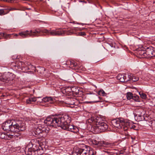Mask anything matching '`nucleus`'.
<instances>
[{
	"label": "nucleus",
	"instance_id": "nucleus-1",
	"mask_svg": "<svg viewBox=\"0 0 155 155\" xmlns=\"http://www.w3.org/2000/svg\"><path fill=\"white\" fill-rule=\"evenodd\" d=\"M2 127L4 130L17 133L25 130V123L21 121L16 122L14 120L8 121L2 124Z\"/></svg>",
	"mask_w": 155,
	"mask_h": 155
},
{
	"label": "nucleus",
	"instance_id": "nucleus-2",
	"mask_svg": "<svg viewBox=\"0 0 155 155\" xmlns=\"http://www.w3.org/2000/svg\"><path fill=\"white\" fill-rule=\"evenodd\" d=\"M41 32L51 36H60L65 33L64 31L63 30H60L56 29L55 30H48L45 29L43 30L37 29L34 31L32 30L30 31H27L25 32L20 33L19 34L23 38L27 37L28 35L31 36H38V34Z\"/></svg>",
	"mask_w": 155,
	"mask_h": 155
},
{
	"label": "nucleus",
	"instance_id": "nucleus-3",
	"mask_svg": "<svg viewBox=\"0 0 155 155\" xmlns=\"http://www.w3.org/2000/svg\"><path fill=\"white\" fill-rule=\"evenodd\" d=\"M63 115H60L55 117H47L44 120V123L47 126L50 127H56V126L60 127L61 121L64 119H66V117L63 116Z\"/></svg>",
	"mask_w": 155,
	"mask_h": 155
},
{
	"label": "nucleus",
	"instance_id": "nucleus-4",
	"mask_svg": "<svg viewBox=\"0 0 155 155\" xmlns=\"http://www.w3.org/2000/svg\"><path fill=\"white\" fill-rule=\"evenodd\" d=\"M63 116L66 117V119L64 120L61 121L60 127L63 129L70 131L74 133H76L78 131V128L76 126L71 124H68V123L70 121V117H69L68 115H63Z\"/></svg>",
	"mask_w": 155,
	"mask_h": 155
},
{
	"label": "nucleus",
	"instance_id": "nucleus-5",
	"mask_svg": "<svg viewBox=\"0 0 155 155\" xmlns=\"http://www.w3.org/2000/svg\"><path fill=\"white\" fill-rule=\"evenodd\" d=\"M93 127V131L94 133L98 134L107 130L108 126L106 123L103 121L100 122L99 120L97 122L96 125Z\"/></svg>",
	"mask_w": 155,
	"mask_h": 155
},
{
	"label": "nucleus",
	"instance_id": "nucleus-6",
	"mask_svg": "<svg viewBox=\"0 0 155 155\" xmlns=\"http://www.w3.org/2000/svg\"><path fill=\"white\" fill-rule=\"evenodd\" d=\"M49 129L48 128H42L41 126H39L35 128L34 132L36 135L39 137H45L48 133Z\"/></svg>",
	"mask_w": 155,
	"mask_h": 155
},
{
	"label": "nucleus",
	"instance_id": "nucleus-7",
	"mask_svg": "<svg viewBox=\"0 0 155 155\" xmlns=\"http://www.w3.org/2000/svg\"><path fill=\"white\" fill-rule=\"evenodd\" d=\"M126 122L118 118L114 119L111 121V123L112 125L115 127L117 128L121 127L124 130L125 127V124Z\"/></svg>",
	"mask_w": 155,
	"mask_h": 155
},
{
	"label": "nucleus",
	"instance_id": "nucleus-8",
	"mask_svg": "<svg viewBox=\"0 0 155 155\" xmlns=\"http://www.w3.org/2000/svg\"><path fill=\"white\" fill-rule=\"evenodd\" d=\"M92 142L93 144L97 146L100 148H101L102 147H111L112 145V144L104 141H98L95 140H93Z\"/></svg>",
	"mask_w": 155,
	"mask_h": 155
},
{
	"label": "nucleus",
	"instance_id": "nucleus-9",
	"mask_svg": "<svg viewBox=\"0 0 155 155\" xmlns=\"http://www.w3.org/2000/svg\"><path fill=\"white\" fill-rule=\"evenodd\" d=\"M65 104L70 105V107H73L74 105H77L78 104V101L74 97L68 98L65 100Z\"/></svg>",
	"mask_w": 155,
	"mask_h": 155
},
{
	"label": "nucleus",
	"instance_id": "nucleus-10",
	"mask_svg": "<svg viewBox=\"0 0 155 155\" xmlns=\"http://www.w3.org/2000/svg\"><path fill=\"white\" fill-rule=\"evenodd\" d=\"M101 118H97L95 117H91L90 118L88 119L86 121V123H89L91 126V130H93V127L96 125L97 122Z\"/></svg>",
	"mask_w": 155,
	"mask_h": 155
},
{
	"label": "nucleus",
	"instance_id": "nucleus-11",
	"mask_svg": "<svg viewBox=\"0 0 155 155\" xmlns=\"http://www.w3.org/2000/svg\"><path fill=\"white\" fill-rule=\"evenodd\" d=\"M94 151L92 149L87 150L85 149H79L78 150V152L81 154V155H89L90 154L92 155Z\"/></svg>",
	"mask_w": 155,
	"mask_h": 155
},
{
	"label": "nucleus",
	"instance_id": "nucleus-12",
	"mask_svg": "<svg viewBox=\"0 0 155 155\" xmlns=\"http://www.w3.org/2000/svg\"><path fill=\"white\" fill-rule=\"evenodd\" d=\"M145 111L142 109L138 110L135 118H137L139 121H141L144 118L143 115L145 114Z\"/></svg>",
	"mask_w": 155,
	"mask_h": 155
},
{
	"label": "nucleus",
	"instance_id": "nucleus-13",
	"mask_svg": "<svg viewBox=\"0 0 155 155\" xmlns=\"http://www.w3.org/2000/svg\"><path fill=\"white\" fill-rule=\"evenodd\" d=\"M13 74L12 73H8L5 75H4L0 77V80L3 82H7V81H9L12 80L13 79L11 78Z\"/></svg>",
	"mask_w": 155,
	"mask_h": 155
},
{
	"label": "nucleus",
	"instance_id": "nucleus-14",
	"mask_svg": "<svg viewBox=\"0 0 155 155\" xmlns=\"http://www.w3.org/2000/svg\"><path fill=\"white\" fill-rule=\"evenodd\" d=\"M72 91L73 93L76 95L78 94L79 93V90L78 87H73L72 88L68 87L65 89V92L66 93V94L68 93H67V91Z\"/></svg>",
	"mask_w": 155,
	"mask_h": 155
},
{
	"label": "nucleus",
	"instance_id": "nucleus-15",
	"mask_svg": "<svg viewBox=\"0 0 155 155\" xmlns=\"http://www.w3.org/2000/svg\"><path fill=\"white\" fill-rule=\"evenodd\" d=\"M125 124V127L124 128V130H127L129 129L133 128L134 129H135L136 126L132 124L131 123L130 124L129 122L127 121Z\"/></svg>",
	"mask_w": 155,
	"mask_h": 155
},
{
	"label": "nucleus",
	"instance_id": "nucleus-16",
	"mask_svg": "<svg viewBox=\"0 0 155 155\" xmlns=\"http://www.w3.org/2000/svg\"><path fill=\"white\" fill-rule=\"evenodd\" d=\"M55 100L54 98L51 97H46L43 98L42 99L41 102L43 103L46 102H49L50 103L52 104Z\"/></svg>",
	"mask_w": 155,
	"mask_h": 155
},
{
	"label": "nucleus",
	"instance_id": "nucleus-17",
	"mask_svg": "<svg viewBox=\"0 0 155 155\" xmlns=\"http://www.w3.org/2000/svg\"><path fill=\"white\" fill-rule=\"evenodd\" d=\"M104 151L106 153V155H118V154H120L119 153H118V151L117 150L113 151L105 150Z\"/></svg>",
	"mask_w": 155,
	"mask_h": 155
},
{
	"label": "nucleus",
	"instance_id": "nucleus-18",
	"mask_svg": "<svg viewBox=\"0 0 155 155\" xmlns=\"http://www.w3.org/2000/svg\"><path fill=\"white\" fill-rule=\"evenodd\" d=\"M38 143L39 147L41 148H39L40 150L41 149L42 150H44V148H46V145L45 142H42L41 141L38 140Z\"/></svg>",
	"mask_w": 155,
	"mask_h": 155
},
{
	"label": "nucleus",
	"instance_id": "nucleus-19",
	"mask_svg": "<svg viewBox=\"0 0 155 155\" xmlns=\"http://www.w3.org/2000/svg\"><path fill=\"white\" fill-rule=\"evenodd\" d=\"M125 74L122 75L121 74H118L117 76V79L119 80L121 82H125Z\"/></svg>",
	"mask_w": 155,
	"mask_h": 155
},
{
	"label": "nucleus",
	"instance_id": "nucleus-20",
	"mask_svg": "<svg viewBox=\"0 0 155 155\" xmlns=\"http://www.w3.org/2000/svg\"><path fill=\"white\" fill-rule=\"evenodd\" d=\"M25 153L29 155H33L32 150L31 148H29L28 147H27L25 148Z\"/></svg>",
	"mask_w": 155,
	"mask_h": 155
},
{
	"label": "nucleus",
	"instance_id": "nucleus-21",
	"mask_svg": "<svg viewBox=\"0 0 155 155\" xmlns=\"http://www.w3.org/2000/svg\"><path fill=\"white\" fill-rule=\"evenodd\" d=\"M131 74L128 73H125V77H124L125 80V82L131 80Z\"/></svg>",
	"mask_w": 155,
	"mask_h": 155
},
{
	"label": "nucleus",
	"instance_id": "nucleus-22",
	"mask_svg": "<svg viewBox=\"0 0 155 155\" xmlns=\"http://www.w3.org/2000/svg\"><path fill=\"white\" fill-rule=\"evenodd\" d=\"M36 101L35 97H30L26 100V103L27 104H31V102H35Z\"/></svg>",
	"mask_w": 155,
	"mask_h": 155
},
{
	"label": "nucleus",
	"instance_id": "nucleus-23",
	"mask_svg": "<svg viewBox=\"0 0 155 155\" xmlns=\"http://www.w3.org/2000/svg\"><path fill=\"white\" fill-rule=\"evenodd\" d=\"M126 97L128 100L133 99V96L132 94L130 92H127L126 95Z\"/></svg>",
	"mask_w": 155,
	"mask_h": 155
},
{
	"label": "nucleus",
	"instance_id": "nucleus-24",
	"mask_svg": "<svg viewBox=\"0 0 155 155\" xmlns=\"http://www.w3.org/2000/svg\"><path fill=\"white\" fill-rule=\"evenodd\" d=\"M8 135L5 133L0 132V138L2 139H7Z\"/></svg>",
	"mask_w": 155,
	"mask_h": 155
},
{
	"label": "nucleus",
	"instance_id": "nucleus-25",
	"mask_svg": "<svg viewBox=\"0 0 155 155\" xmlns=\"http://www.w3.org/2000/svg\"><path fill=\"white\" fill-rule=\"evenodd\" d=\"M6 9H0V15H5L8 13H6L7 12Z\"/></svg>",
	"mask_w": 155,
	"mask_h": 155
},
{
	"label": "nucleus",
	"instance_id": "nucleus-26",
	"mask_svg": "<svg viewBox=\"0 0 155 155\" xmlns=\"http://www.w3.org/2000/svg\"><path fill=\"white\" fill-rule=\"evenodd\" d=\"M131 80H132L133 81L135 82L139 80L138 77L135 76H133L131 74Z\"/></svg>",
	"mask_w": 155,
	"mask_h": 155
},
{
	"label": "nucleus",
	"instance_id": "nucleus-27",
	"mask_svg": "<svg viewBox=\"0 0 155 155\" xmlns=\"http://www.w3.org/2000/svg\"><path fill=\"white\" fill-rule=\"evenodd\" d=\"M98 94L101 96H105L106 95V94L105 92L102 89L100 90L98 92Z\"/></svg>",
	"mask_w": 155,
	"mask_h": 155
},
{
	"label": "nucleus",
	"instance_id": "nucleus-28",
	"mask_svg": "<svg viewBox=\"0 0 155 155\" xmlns=\"http://www.w3.org/2000/svg\"><path fill=\"white\" fill-rule=\"evenodd\" d=\"M25 63L21 61L19 62L18 63V66L20 67H21V68H25Z\"/></svg>",
	"mask_w": 155,
	"mask_h": 155
},
{
	"label": "nucleus",
	"instance_id": "nucleus-29",
	"mask_svg": "<svg viewBox=\"0 0 155 155\" xmlns=\"http://www.w3.org/2000/svg\"><path fill=\"white\" fill-rule=\"evenodd\" d=\"M140 97L143 99H145L146 98L147 96L146 95L143 93H141L140 92L139 93Z\"/></svg>",
	"mask_w": 155,
	"mask_h": 155
},
{
	"label": "nucleus",
	"instance_id": "nucleus-30",
	"mask_svg": "<svg viewBox=\"0 0 155 155\" xmlns=\"http://www.w3.org/2000/svg\"><path fill=\"white\" fill-rule=\"evenodd\" d=\"M93 97L95 99L98 98L99 99V100L94 101L93 102H101L100 100L101 99V97H98L96 95H94Z\"/></svg>",
	"mask_w": 155,
	"mask_h": 155
},
{
	"label": "nucleus",
	"instance_id": "nucleus-31",
	"mask_svg": "<svg viewBox=\"0 0 155 155\" xmlns=\"http://www.w3.org/2000/svg\"><path fill=\"white\" fill-rule=\"evenodd\" d=\"M2 36L5 38L8 39L10 37L11 35L10 34H7L5 33H3Z\"/></svg>",
	"mask_w": 155,
	"mask_h": 155
},
{
	"label": "nucleus",
	"instance_id": "nucleus-32",
	"mask_svg": "<svg viewBox=\"0 0 155 155\" xmlns=\"http://www.w3.org/2000/svg\"><path fill=\"white\" fill-rule=\"evenodd\" d=\"M138 52L140 55H144V54L145 53V51L142 50L139 51Z\"/></svg>",
	"mask_w": 155,
	"mask_h": 155
},
{
	"label": "nucleus",
	"instance_id": "nucleus-33",
	"mask_svg": "<svg viewBox=\"0 0 155 155\" xmlns=\"http://www.w3.org/2000/svg\"><path fill=\"white\" fill-rule=\"evenodd\" d=\"M151 124L152 129L155 131V121H153Z\"/></svg>",
	"mask_w": 155,
	"mask_h": 155
},
{
	"label": "nucleus",
	"instance_id": "nucleus-34",
	"mask_svg": "<svg viewBox=\"0 0 155 155\" xmlns=\"http://www.w3.org/2000/svg\"><path fill=\"white\" fill-rule=\"evenodd\" d=\"M7 9V12L6 13H8L11 10H16V9L15 8H8Z\"/></svg>",
	"mask_w": 155,
	"mask_h": 155
},
{
	"label": "nucleus",
	"instance_id": "nucleus-35",
	"mask_svg": "<svg viewBox=\"0 0 155 155\" xmlns=\"http://www.w3.org/2000/svg\"><path fill=\"white\" fill-rule=\"evenodd\" d=\"M139 97L137 96H133V99L135 101H137L138 100Z\"/></svg>",
	"mask_w": 155,
	"mask_h": 155
},
{
	"label": "nucleus",
	"instance_id": "nucleus-36",
	"mask_svg": "<svg viewBox=\"0 0 155 155\" xmlns=\"http://www.w3.org/2000/svg\"><path fill=\"white\" fill-rule=\"evenodd\" d=\"M79 35L81 36H83L86 35V33L84 32H81L79 33Z\"/></svg>",
	"mask_w": 155,
	"mask_h": 155
},
{
	"label": "nucleus",
	"instance_id": "nucleus-37",
	"mask_svg": "<svg viewBox=\"0 0 155 155\" xmlns=\"http://www.w3.org/2000/svg\"><path fill=\"white\" fill-rule=\"evenodd\" d=\"M74 155H81V154L78 152V151L74 153Z\"/></svg>",
	"mask_w": 155,
	"mask_h": 155
},
{
	"label": "nucleus",
	"instance_id": "nucleus-38",
	"mask_svg": "<svg viewBox=\"0 0 155 155\" xmlns=\"http://www.w3.org/2000/svg\"><path fill=\"white\" fill-rule=\"evenodd\" d=\"M71 64L72 65L73 64L74 66H76V63H73V62H71Z\"/></svg>",
	"mask_w": 155,
	"mask_h": 155
},
{
	"label": "nucleus",
	"instance_id": "nucleus-39",
	"mask_svg": "<svg viewBox=\"0 0 155 155\" xmlns=\"http://www.w3.org/2000/svg\"><path fill=\"white\" fill-rule=\"evenodd\" d=\"M4 1L7 2H10L11 1V0H3Z\"/></svg>",
	"mask_w": 155,
	"mask_h": 155
},
{
	"label": "nucleus",
	"instance_id": "nucleus-40",
	"mask_svg": "<svg viewBox=\"0 0 155 155\" xmlns=\"http://www.w3.org/2000/svg\"><path fill=\"white\" fill-rule=\"evenodd\" d=\"M97 72H97V73H98V74L100 75V74L101 73V72L99 71H98Z\"/></svg>",
	"mask_w": 155,
	"mask_h": 155
},
{
	"label": "nucleus",
	"instance_id": "nucleus-41",
	"mask_svg": "<svg viewBox=\"0 0 155 155\" xmlns=\"http://www.w3.org/2000/svg\"><path fill=\"white\" fill-rule=\"evenodd\" d=\"M41 155H47L45 154H41Z\"/></svg>",
	"mask_w": 155,
	"mask_h": 155
},
{
	"label": "nucleus",
	"instance_id": "nucleus-42",
	"mask_svg": "<svg viewBox=\"0 0 155 155\" xmlns=\"http://www.w3.org/2000/svg\"><path fill=\"white\" fill-rule=\"evenodd\" d=\"M131 138H132V139H133V138L132 137H131Z\"/></svg>",
	"mask_w": 155,
	"mask_h": 155
},
{
	"label": "nucleus",
	"instance_id": "nucleus-43",
	"mask_svg": "<svg viewBox=\"0 0 155 155\" xmlns=\"http://www.w3.org/2000/svg\"><path fill=\"white\" fill-rule=\"evenodd\" d=\"M138 49H136L135 50L137 51V50Z\"/></svg>",
	"mask_w": 155,
	"mask_h": 155
},
{
	"label": "nucleus",
	"instance_id": "nucleus-44",
	"mask_svg": "<svg viewBox=\"0 0 155 155\" xmlns=\"http://www.w3.org/2000/svg\"><path fill=\"white\" fill-rule=\"evenodd\" d=\"M128 52H130V51H129V50H128Z\"/></svg>",
	"mask_w": 155,
	"mask_h": 155
},
{
	"label": "nucleus",
	"instance_id": "nucleus-45",
	"mask_svg": "<svg viewBox=\"0 0 155 155\" xmlns=\"http://www.w3.org/2000/svg\"><path fill=\"white\" fill-rule=\"evenodd\" d=\"M147 48L148 49V48H149V47H147Z\"/></svg>",
	"mask_w": 155,
	"mask_h": 155
},
{
	"label": "nucleus",
	"instance_id": "nucleus-46",
	"mask_svg": "<svg viewBox=\"0 0 155 155\" xmlns=\"http://www.w3.org/2000/svg\"><path fill=\"white\" fill-rule=\"evenodd\" d=\"M11 135H12V136H13V135H12V134H11Z\"/></svg>",
	"mask_w": 155,
	"mask_h": 155
},
{
	"label": "nucleus",
	"instance_id": "nucleus-47",
	"mask_svg": "<svg viewBox=\"0 0 155 155\" xmlns=\"http://www.w3.org/2000/svg\"><path fill=\"white\" fill-rule=\"evenodd\" d=\"M1 39V38H0V39Z\"/></svg>",
	"mask_w": 155,
	"mask_h": 155
}]
</instances>
